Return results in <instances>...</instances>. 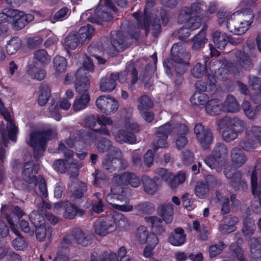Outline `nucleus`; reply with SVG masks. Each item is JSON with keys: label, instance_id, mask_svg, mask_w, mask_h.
<instances>
[{"label": "nucleus", "instance_id": "f257e3e1", "mask_svg": "<svg viewBox=\"0 0 261 261\" xmlns=\"http://www.w3.org/2000/svg\"><path fill=\"white\" fill-rule=\"evenodd\" d=\"M112 182L113 185L111 187V193L108 194L106 198L107 201L117 210L124 212L132 211L133 209L132 205L128 203L124 204L115 203L114 199L126 202L127 199L126 194L120 185H130L132 187L136 188L140 185L139 179L134 174L124 173L121 176H115L112 179Z\"/></svg>", "mask_w": 261, "mask_h": 261}, {"label": "nucleus", "instance_id": "f03ea898", "mask_svg": "<svg viewBox=\"0 0 261 261\" xmlns=\"http://www.w3.org/2000/svg\"><path fill=\"white\" fill-rule=\"evenodd\" d=\"M172 59L174 63L168 60L163 63L165 67L166 74L169 76H173V72L176 75L182 76L186 71V66H188L191 59V54L188 51L184 50L182 48H178L177 44H174L171 50Z\"/></svg>", "mask_w": 261, "mask_h": 261}, {"label": "nucleus", "instance_id": "7ed1b4c3", "mask_svg": "<svg viewBox=\"0 0 261 261\" xmlns=\"http://www.w3.org/2000/svg\"><path fill=\"white\" fill-rule=\"evenodd\" d=\"M83 66L84 68H79L76 72L75 90L80 95L79 98H90L88 92L91 77L89 71H94V65L92 61L88 59L84 61Z\"/></svg>", "mask_w": 261, "mask_h": 261}, {"label": "nucleus", "instance_id": "20e7f679", "mask_svg": "<svg viewBox=\"0 0 261 261\" xmlns=\"http://www.w3.org/2000/svg\"><path fill=\"white\" fill-rule=\"evenodd\" d=\"M200 7V3L195 2L191 4V7H185L183 12L178 17V22H183L186 20V24L192 29H198L201 23L204 16L207 14Z\"/></svg>", "mask_w": 261, "mask_h": 261}, {"label": "nucleus", "instance_id": "39448f33", "mask_svg": "<svg viewBox=\"0 0 261 261\" xmlns=\"http://www.w3.org/2000/svg\"><path fill=\"white\" fill-rule=\"evenodd\" d=\"M109 135L110 133L108 129L105 127H101L99 129H94L91 130L88 133H82L80 139L77 141L73 142V140L70 138L69 140L67 142L66 144L68 147L75 146L76 150V155L80 159H84L86 156V152L84 151H81V147L83 148L84 147V143L85 144L91 145L94 143L97 140L98 135Z\"/></svg>", "mask_w": 261, "mask_h": 261}, {"label": "nucleus", "instance_id": "423d86ee", "mask_svg": "<svg viewBox=\"0 0 261 261\" xmlns=\"http://www.w3.org/2000/svg\"><path fill=\"white\" fill-rule=\"evenodd\" d=\"M36 169L32 162L25 164L22 172V177L29 184H35L34 191L38 195L46 197L47 191L44 179L41 176H36Z\"/></svg>", "mask_w": 261, "mask_h": 261}, {"label": "nucleus", "instance_id": "0eeeda50", "mask_svg": "<svg viewBox=\"0 0 261 261\" xmlns=\"http://www.w3.org/2000/svg\"><path fill=\"white\" fill-rule=\"evenodd\" d=\"M8 211L10 212V214H7L6 215L8 222L11 230L18 236L13 241L12 245L17 250H23L27 248V244L23 239L19 236V232L15 227L13 219H15L16 220V217L18 218L22 217L24 214L22 211L17 206L9 208Z\"/></svg>", "mask_w": 261, "mask_h": 261}, {"label": "nucleus", "instance_id": "6e6552de", "mask_svg": "<svg viewBox=\"0 0 261 261\" xmlns=\"http://www.w3.org/2000/svg\"><path fill=\"white\" fill-rule=\"evenodd\" d=\"M50 132L33 131L27 139V143L34 148L35 156L39 158L45 150V144L50 139Z\"/></svg>", "mask_w": 261, "mask_h": 261}, {"label": "nucleus", "instance_id": "1a4fd4ad", "mask_svg": "<svg viewBox=\"0 0 261 261\" xmlns=\"http://www.w3.org/2000/svg\"><path fill=\"white\" fill-rule=\"evenodd\" d=\"M59 150L63 152L66 159L65 161L62 160H56L54 163L55 169L61 173H64L67 171V165L70 164L69 166V171L73 170L72 173H70V176L73 177L77 176V169L81 167V165H77L73 161H70V157H72L73 155L72 151L68 150L66 146L62 143L59 145Z\"/></svg>", "mask_w": 261, "mask_h": 261}, {"label": "nucleus", "instance_id": "9d476101", "mask_svg": "<svg viewBox=\"0 0 261 261\" xmlns=\"http://www.w3.org/2000/svg\"><path fill=\"white\" fill-rule=\"evenodd\" d=\"M114 76H116V81H119L121 84L126 82L128 79V75H130V80L128 84V88L132 89L138 80V72L134 64L129 65L126 67L125 70L119 72H113Z\"/></svg>", "mask_w": 261, "mask_h": 261}, {"label": "nucleus", "instance_id": "9b49d317", "mask_svg": "<svg viewBox=\"0 0 261 261\" xmlns=\"http://www.w3.org/2000/svg\"><path fill=\"white\" fill-rule=\"evenodd\" d=\"M213 74H208V75L213 76L216 81H226L228 79L229 73L234 74L238 72L236 65L230 61H226L222 64L220 67L215 69Z\"/></svg>", "mask_w": 261, "mask_h": 261}, {"label": "nucleus", "instance_id": "f8f14e48", "mask_svg": "<svg viewBox=\"0 0 261 261\" xmlns=\"http://www.w3.org/2000/svg\"><path fill=\"white\" fill-rule=\"evenodd\" d=\"M38 216L37 213H34L30 216V220L36 227V235L37 239L42 241L46 236L50 238L51 235V230L49 228L46 229L45 224L44 218L38 215L39 220H36V216Z\"/></svg>", "mask_w": 261, "mask_h": 261}, {"label": "nucleus", "instance_id": "ddd939ff", "mask_svg": "<svg viewBox=\"0 0 261 261\" xmlns=\"http://www.w3.org/2000/svg\"><path fill=\"white\" fill-rule=\"evenodd\" d=\"M207 80L208 82L199 81L196 83L195 86L196 90L191 98H195L197 93L199 94L197 98H209L207 94L201 92H212L215 89L216 85V81L213 76L207 75Z\"/></svg>", "mask_w": 261, "mask_h": 261}, {"label": "nucleus", "instance_id": "4468645a", "mask_svg": "<svg viewBox=\"0 0 261 261\" xmlns=\"http://www.w3.org/2000/svg\"><path fill=\"white\" fill-rule=\"evenodd\" d=\"M74 243L86 246L90 244L91 241L89 237L82 230L75 229L71 234L65 236L63 240V243L64 244L69 245Z\"/></svg>", "mask_w": 261, "mask_h": 261}, {"label": "nucleus", "instance_id": "2eb2a0df", "mask_svg": "<svg viewBox=\"0 0 261 261\" xmlns=\"http://www.w3.org/2000/svg\"><path fill=\"white\" fill-rule=\"evenodd\" d=\"M171 125H173V121L166 123L158 128L156 134L159 139L156 142L153 144L154 150H157L160 148H166L167 146V138L168 135L171 133Z\"/></svg>", "mask_w": 261, "mask_h": 261}, {"label": "nucleus", "instance_id": "dca6fc26", "mask_svg": "<svg viewBox=\"0 0 261 261\" xmlns=\"http://www.w3.org/2000/svg\"><path fill=\"white\" fill-rule=\"evenodd\" d=\"M188 128L185 124H175L173 122V125H171V132L176 134V137L175 139L176 147L179 149L184 147L188 142L185 135L188 132Z\"/></svg>", "mask_w": 261, "mask_h": 261}, {"label": "nucleus", "instance_id": "f3484780", "mask_svg": "<svg viewBox=\"0 0 261 261\" xmlns=\"http://www.w3.org/2000/svg\"><path fill=\"white\" fill-rule=\"evenodd\" d=\"M194 133L199 142L204 148H207L212 141L211 132L200 123H197L194 127Z\"/></svg>", "mask_w": 261, "mask_h": 261}, {"label": "nucleus", "instance_id": "a211bd4d", "mask_svg": "<svg viewBox=\"0 0 261 261\" xmlns=\"http://www.w3.org/2000/svg\"><path fill=\"white\" fill-rule=\"evenodd\" d=\"M93 229L95 233L100 236H106L114 231L116 227L110 222V219H99L94 223Z\"/></svg>", "mask_w": 261, "mask_h": 261}, {"label": "nucleus", "instance_id": "6ab92c4d", "mask_svg": "<svg viewBox=\"0 0 261 261\" xmlns=\"http://www.w3.org/2000/svg\"><path fill=\"white\" fill-rule=\"evenodd\" d=\"M113 18L112 14L110 10L106 8H97L93 15L88 17L89 21L101 24L103 22L110 21Z\"/></svg>", "mask_w": 261, "mask_h": 261}, {"label": "nucleus", "instance_id": "aec40b11", "mask_svg": "<svg viewBox=\"0 0 261 261\" xmlns=\"http://www.w3.org/2000/svg\"><path fill=\"white\" fill-rule=\"evenodd\" d=\"M251 25L244 21L238 20L236 18V19H228L227 29L234 35H241L249 30Z\"/></svg>", "mask_w": 261, "mask_h": 261}, {"label": "nucleus", "instance_id": "412c9836", "mask_svg": "<svg viewBox=\"0 0 261 261\" xmlns=\"http://www.w3.org/2000/svg\"><path fill=\"white\" fill-rule=\"evenodd\" d=\"M96 105L101 111L110 114L118 108V103L115 99H96Z\"/></svg>", "mask_w": 261, "mask_h": 261}, {"label": "nucleus", "instance_id": "4be33fe9", "mask_svg": "<svg viewBox=\"0 0 261 261\" xmlns=\"http://www.w3.org/2000/svg\"><path fill=\"white\" fill-rule=\"evenodd\" d=\"M219 128H224V125L231 128L232 130L239 133L244 129L243 122L238 118L225 117L217 122Z\"/></svg>", "mask_w": 261, "mask_h": 261}, {"label": "nucleus", "instance_id": "5701e85b", "mask_svg": "<svg viewBox=\"0 0 261 261\" xmlns=\"http://www.w3.org/2000/svg\"><path fill=\"white\" fill-rule=\"evenodd\" d=\"M110 38L111 44L116 51H122L126 48L125 36L122 31H112Z\"/></svg>", "mask_w": 261, "mask_h": 261}, {"label": "nucleus", "instance_id": "b1692460", "mask_svg": "<svg viewBox=\"0 0 261 261\" xmlns=\"http://www.w3.org/2000/svg\"><path fill=\"white\" fill-rule=\"evenodd\" d=\"M229 19L242 20L248 23H252L254 19V14L252 10L250 8H243L232 13Z\"/></svg>", "mask_w": 261, "mask_h": 261}, {"label": "nucleus", "instance_id": "393cba45", "mask_svg": "<svg viewBox=\"0 0 261 261\" xmlns=\"http://www.w3.org/2000/svg\"><path fill=\"white\" fill-rule=\"evenodd\" d=\"M153 106V102L151 99H140L138 109L143 119L147 122H151L154 119V114L148 111V108Z\"/></svg>", "mask_w": 261, "mask_h": 261}, {"label": "nucleus", "instance_id": "a878e982", "mask_svg": "<svg viewBox=\"0 0 261 261\" xmlns=\"http://www.w3.org/2000/svg\"><path fill=\"white\" fill-rule=\"evenodd\" d=\"M205 180L207 183L206 185L202 182H199L195 188L196 195L200 198H204L207 196L208 192V187L211 184L216 181L215 177L212 175L207 176Z\"/></svg>", "mask_w": 261, "mask_h": 261}, {"label": "nucleus", "instance_id": "bb28decb", "mask_svg": "<svg viewBox=\"0 0 261 261\" xmlns=\"http://www.w3.org/2000/svg\"><path fill=\"white\" fill-rule=\"evenodd\" d=\"M213 42L215 46L220 50L223 49L228 42H230L231 37L225 33L216 31L212 34Z\"/></svg>", "mask_w": 261, "mask_h": 261}, {"label": "nucleus", "instance_id": "cd10ccee", "mask_svg": "<svg viewBox=\"0 0 261 261\" xmlns=\"http://www.w3.org/2000/svg\"><path fill=\"white\" fill-rule=\"evenodd\" d=\"M238 219L235 217L228 216L221 221L219 230L222 233H230L234 231L236 227Z\"/></svg>", "mask_w": 261, "mask_h": 261}, {"label": "nucleus", "instance_id": "c85d7f7f", "mask_svg": "<svg viewBox=\"0 0 261 261\" xmlns=\"http://www.w3.org/2000/svg\"><path fill=\"white\" fill-rule=\"evenodd\" d=\"M116 76L111 73L109 76L103 77L101 79L99 89L102 92H111L116 87L117 83L115 80Z\"/></svg>", "mask_w": 261, "mask_h": 261}, {"label": "nucleus", "instance_id": "c756f323", "mask_svg": "<svg viewBox=\"0 0 261 261\" xmlns=\"http://www.w3.org/2000/svg\"><path fill=\"white\" fill-rule=\"evenodd\" d=\"M186 237L184 230L178 228L171 233L169 237V242L173 246H180L185 243Z\"/></svg>", "mask_w": 261, "mask_h": 261}, {"label": "nucleus", "instance_id": "7c9ffc66", "mask_svg": "<svg viewBox=\"0 0 261 261\" xmlns=\"http://www.w3.org/2000/svg\"><path fill=\"white\" fill-rule=\"evenodd\" d=\"M205 110L212 116L220 114L222 112V102L219 99H210L206 101Z\"/></svg>", "mask_w": 261, "mask_h": 261}, {"label": "nucleus", "instance_id": "2f4dec72", "mask_svg": "<svg viewBox=\"0 0 261 261\" xmlns=\"http://www.w3.org/2000/svg\"><path fill=\"white\" fill-rule=\"evenodd\" d=\"M111 156H109L108 159H106L102 163L104 168L107 170L110 169L109 167L111 164L112 166H113V164L117 165L122 163L121 160L122 153L119 149H116L113 153H111ZM114 168H117L116 166H115Z\"/></svg>", "mask_w": 261, "mask_h": 261}, {"label": "nucleus", "instance_id": "473e14b6", "mask_svg": "<svg viewBox=\"0 0 261 261\" xmlns=\"http://www.w3.org/2000/svg\"><path fill=\"white\" fill-rule=\"evenodd\" d=\"M94 32L93 27L90 24L81 27L78 31L77 35L80 37L81 43L83 44L88 40H90Z\"/></svg>", "mask_w": 261, "mask_h": 261}, {"label": "nucleus", "instance_id": "72a5a7b5", "mask_svg": "<svg viewBox=\"0 0 261 261\" xmlns=\"http://www.w3.org/2000/svg\"><path fill=\"white\" fill-rule=\"evenodd\" d=\"M232 164L234 168L241 166L246 161V158L242 151L240 148H235L231 153Z\"/></svg>", "mask_w": 261, "mask_h": 261}, {"label": "nucleus", "instance_id": "f704fd0d", "mask_svg": "<svg viewBox=\"0 0 261 261\" xmlns=\"http://www.w3.org/2000/svg\"><path fill=\"white\" fill-rule=\"evenodd\" d=\"M117 142L120 143H128L133 144L136 142V137L130 132H125L124 130H119L115 135Z\"/></svg>", "mask_w": 261, "mask_h": 261}, {"label": "nucleus", "instance_id": "c9c22d12", "mask_svg": "<svg viewBox=\"0 0 261 261\" xmlns=\"http://www.w3.org/2000/svg\"><path fill=\"white\" fill-rule=\"evenodd\" d=\"M158 213L166 223H170L173 219V210L172 205L166 204L161 205L158 208Z\"/></svg>", "mask_w": 261, "mask_h": 261}, {"label": "nucleus", "instance_id": "e433bc0d", "mask_svg": "<svg viewBox=\"0 0 261 261\" xmlns=\"http://www.w3.org/2000/svg\"><path fill=\"white\" fill-rule=\"evenodd\" d=\"M152 236H156L153 233H148L146 227L140 226L138 227L136 233V240L140 244L148 242Z\"/></svg>", "mask_w": 261, "mask_h": 261}, {"label": "nucleus", "instance_id": "4c0bfd02", "mask_svg": "<svg viewBox=\"0 0 261 261\" xmlns=\"http://www.w3.org/2000/svg\"><path fill=\"white\" fill-rule=\"evenodd\" d=\"M112 224L117 228H126L129 226V222L126 217L121 213H116L111 219H110Z\"/></svg>", "mask_w": 261, "mask_h": 261}, {"label": "nucleus", "instance_id": "58836bf2", "mask_svg": "<svg viewBox=\"0 0 261 261\" xmlns=\"http://www.w3.org/2000/svg\"><path fill=\"white\" fill-rule=\"evenodd\" d=\"M240 106L236 99H226L222 102V111L235 113L239 111Z\"/></svg>", "mask_w": 261, "mask_h": 261}, {"label": "nucleus", "instance_id": "ea45409f", "mask_svg": "<svg viewBox=\"0 0 261 261\" xmlns=\"http://www.w3.org/2000/svg\"><path fill=\"white\" fill-rule=\"evenodd\" d=\"M207 41L206 38V32L204 30H201L193 38V43L192 49L197 51L203 47Z\"/></svg>", "mask_w": 261, "mask_h": 261}, {"label": "nucleus", "instance_id": "a19ab883", "mask_svg": "<svg viewBox=\"0 0 261 261\" xmlns=\"http://www.w3.org/2000/svg\"><path fill=\"white\" fill-rule=\"evenodd\" d=\"M27 73L34 79L41 81L46 76V72L41 68L36 67L35 65L30 64L28 65Z\"/></svg>", "mask_w": 261, "mask_h": 261}, {"label": "nucleus", "instance_id": "79ce46f5", "mask_svg": "<svg viewBox=\"0 0 261 261\" xmlns=\"http://www.w3.org/2000/svg\"><path fill=\"white\" fill-rule=\"evenodd\" d=\"M143 251V255L146 258L151 257L153 254V250L158 243V238L156 236H152L148 240Z\"/></svg>", "mask_w": 261, "mask_h": 261}, {"label": "nucleus", "instance_id": "37998d69", "mask_svg": "<svg viewBox=\"0 0 261 261\" xmlns=\"http://www.w3.org/2000/svg\"><path fill=\"white\" fill-rule=\"evenodd\" d=\"M21 41L18 37L10 39L6 46L7 53L9 55L15 54L21 47Z\"/></svg>", "mask_w": 261, "mask_h": 261}, {"label": "nucleus", "instance_id": "c03bdc74", "mask_svg": "<svg viewBox=\"0 0 261 261\" xmlns=\"http://www.w3.org/2000/svg\"><path fill=\"white\" fill-rule=\"evenodd\" d=\"M70 189L72 195L75 198H79L83 195L84 192L86 190V186L83 182L76 181L71 185Z\"/></svg>", "mask_w": 261, "mask_h": 261}, {"label": "nucleus", "instance_id": "a18cd8bd", "mask_svg": "<svg viewBox=\"0 0 261 261\" xmlns=\"http://www.w3.org/2000/svg\"><path fill=\"white\" fill-rule=\"evenodd\" d=\"M237 62L239 65L246 70H249L253 67V64L249 57L245 54L240 52L239 56L237 55Z\"/></svg>", "mask_w": 261, "mask_h": 261}, {"label": "nucleus", "instance_id": "49530a36", "mask_svg": "<svg viewBox=\"0 0 261 261\" xmlns=\"http://www.w3.org/2000/svg\"><path fill=\"white\" fill-rule=\"evenodd\" d=\"M54 67L56 69V73L59 74L65 72L67 68L66 58L60 56H56L53 60Z\"/></svg>", "mask_w": 261, "mask_h": 261}, {"label": "nucleus", "instance_id": "de8ad7c7", "mask_svg": "<svg viewBox=\"0 0 261 261\" xmlns=\"http://www.w3.org/2000/svg\"><path fill=\"white\" fill-rule=\"evenodd\" d=\"M180 23H184L185 26L182 27L177 32H174L173 35L177 36L178 38L181 41L187 39L191 35V31L195 30L188 26L186 24V20L183 22H179Z\"/></svg>", "mask_w": 261, "mask_h": 261}, {"label": "nucleus", "instance_id": "09e8293b", "mask_svg": "<svg viewBox=\"0 0 261 261\" xmlns=\"http://www.w3.org/2000/svg\"><path fill=\"white\" fill-rule=\"evenodd\" d=\"M34 55L35 60L42 65H46L50 61V56L45 49H38L34 52Z\"/></svg>", "mask_w": 261, "mask_h": 261}, {"label": "nucleus", "instance_id": "8fccbe9b", "mask_svg": "<svg viewBox=\"0 0 261 261\" xmlns=\"http://www.w3.org/2000/svg\"><path fill=\"white\" fill-rule=\"evenodd\" d=\"M155 178L154 179H151L148 177H145L144 178V190L147 194L153 195L157 191L158 186L156 184V181L155 180Z\"/></svg>", "mask_w": 261, "mask_h": 261}, {"label": "nucleus", "instance_id": "3c124183", "mask_svg": "<svg viewBox=\"0 0 261 261\" xmlns=\"http://www.w3.org/2000/svg\"><path fill=\"white\" fill-rule=\"evenodd\" d=\"M79 43H81L80 37L75 33H70L65 40V44L71 49H75Z\"/></svg>", "mask_w": 261, "mask_h": 261}, {"label": "nucleus", "instance_id": "603ef678", "mask_svg": "<svg viewBox=\"0 0 261 261\" xmlns=\"http://www.w3.org/2000/svg\"><path fill=\"white\" fill-rule=\"evenodd\" d=\"M186 179V175L184 172H179L176 175H174L172 180L169 181V186L171 188H175L180 184L184 183Z\"/></svg>", "mask_w": 261, "mask_h": 261}, {"label": "nucleus", "instance_id": "864d4df0", "mask_svg": "<svg viewBox=\"0 0 261 261\" xmlns=\"http://www.w3.org/2000/svg\"><path fill=\"white\" fill-rule=\"evenodd\" d=\"M207 66L197 63L191 70V74L196 78L202 77L207 72Z\"/></svg>", "mask_w": 261, "mask_h": 261}, {"label": "nucleus", "instance_id": "5fc2aeb1", "mask_svg": "<svg viewBox=\"0 0 261 261\" xmlns=\"http://www.w3.org/2000/svg\"><path fill=\"white\" fill-rule=\"evenodd\" d=\"M221 158L219 156L217 158L214 156H209L205 161L206 164L212 169L215 168L217 172L221 170V164L220 163Z\"/></svg>", "mask_w": 261, "mask_h": 261}, {"label": "nucleus", "instance_id": "6e6d98bb", "mask_svg": "<svg viewBox=\"0 0 261 261\" xmlns=\"http://www.w3.org/2000/svg\"><path fill=\"white\" fill-rule=\"evenodd\" d=\"M152 22L151 21V12L143 11L142 22L141 24H140L139 27L144 29L146 35H147L149 32V28Z\"/></svg>", "mask_w": 261, "mask_h": 261}, {"label": "nucleus", "instance_id": "4d7b16f0", "mask_svg": "<svg viewBox=\"0 0 261 261\" xmlns=\"http://www.w3.org/2000/svg\"><path fill=\"white\" fill-rule=\"evenodd\" d=\"M220 129H223L222 136L226 141L229 142L233 140L237 137L238 133L226 125H224V128Z\"/></svg>", "mask_w": 261, "mask_h": 261}, {"label": "nucleus", "instance_id": "13d9d810", "mask_svg": "<svg viewBox=\"0 0 261 261\" xmlns=\"http://www.w3.org/2000/svg\"><path fill=\"white\" fill-rule=\"evenodd\" d=\"M151 34L153 37L157 38L159 36L162 31V27L159 18H154L151 24Z\"/></svg>", "mask_w": 261, "mask_h": 261}, {"label": "nucleus", "instance_id": "bf43d9fd", "mask_svg": "<svg viewBox=\"0 0 261 261\" xmlns=\"http://www.w3.org/2000/svg\"><path fill=\"white\" fill-rule=\"evenodd\" d=\"M216 197L222 204L221 211L223 214H227L229 211V199L227 197L223 196L219 193H217Z\"/></svg>", "mask_w": 261, "mask_h": 261}, {"label": "nucleus", "instance_id": "052dcab7", "mask_svg": "<svg viewBox=\"0 0 261 261\" xmlns=\"http://www.w3.org/2000/svg\"><path fill=\"white\" fill-rule=\"evenodd\" d=\"M242 108L244 110V113L247 117L249 119H253L256 114V110L253 109L251 107L250 102L247 100H244L242 103Z\"/></svg>", "mask_w": 261, "mask_h": 261}, {"label": "nucleus", "instance_id": "680f3d73", "mask_svg": "<svg viewBox=\"0 0 261 261\" xmlns=\"http://www.w3.org/2000/svg\"><path fill=\"white\" fill-rule=\"evenodd\" d=\"M77 208L73 204L66 203L64 217L68 219H73L77 213Z\"/></svg>", "mask_w": 261, "mask_h": 261}, {"label": "nucleus", "instance_id": "e2e57ef3", "mask_svg": "<svg viewBox=\"0 0 261 261\" xmlns=\"http://www.w3.org/2000/svg\"><path fill=\"white\" fill-rule=\"evenodd\" d=\"M39 98H50L51 90L50 87L46 83H42L39 87Z\"/></svg>", "mask_w": 261, "mask_h": 261}, {"label": "nucleus", "instance_id": "0e129e2a", "mask_svg": "<svg viewBox=\"0 0 261 261\" xmlns=\"http://www.w3.org/2000/svg\"><path fill=\"white\" fill-rule=\"evenodd\" d=\"M100 194L97 193L94 196V202L92 204V208L94 212L100 213L102 212L103 204L101 199L99 198Z\"/></svg>", "mask_w": 261, "mask_h": 261}, {"label": "nucleus", "instance_id": "69168bd1", "mask_svg": "<svg viewBox=\"0 0 261 261\" xmlns=\"http://www.w3.org/2000/svg\"><path fill=\"white\" fill-rule=\"evenodd\" d=\"M26 18H24L22 15L15 16L14 18L13 27L16 30H20L27 25Z\"/></svg>", "mask_w": 261, "mask_h": 261}, {"label": "nucleus", "instance_id": "338daca9", "mask_svg": "<svg viewBox=\"0 0 261 261\" xmlns=\"http://www.w3.org/2000/svg\"><path fill=\"white\" fill-rule=\"evenodd\" d=\"M224 245L222 243L211 246L208 251L210 257L213 258L219 254L224 249Z\"/></svg>", "mask_w": 261, "mask_h": 261}, {"label": "nucleus", "instance_id": "774afa93", "mask_svg": "<svg viewBox=\"0 0 261 261\" xmlns=\"http://www.w3.org/2000/svg\"><path fill=\"white\" fill-rule=\"evenodd\" d=\"M249 85L252 89L257 91L261 86L260 79L255 75H249Z\"/></svg>", "mask_w": 261, "mask_h": 261}]
</instances>
